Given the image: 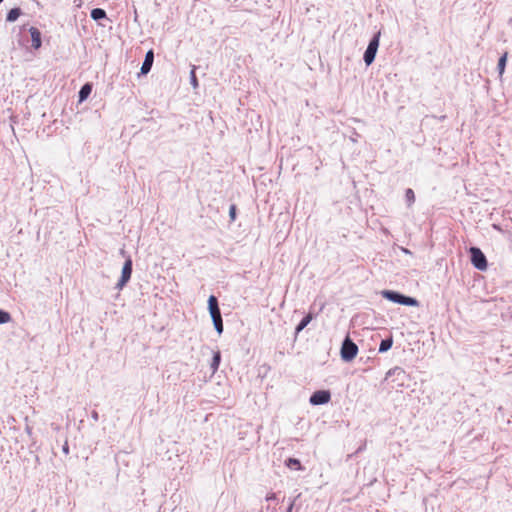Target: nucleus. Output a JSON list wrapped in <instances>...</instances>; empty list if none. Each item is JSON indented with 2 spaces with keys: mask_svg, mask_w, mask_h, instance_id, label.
I'll use <instances>...</instances> for the list:
<instances>
[{
  "mask_svg": "<svg viewBox=\"0 0 512 512\" xmlns=\"http://www.w3.org/2000/svg\"><path fill=\"white\" fill-rule=\"evenodd\" d=\"M132 274V260L128 257L122 268L121 277L117 283V288L122 289L126 283L130 280Z\"/></svg>",
  "mask_w": 512,
  "mask_h": 512,
  "instance_id": "423d86ee",
  "label": "nucleus"
},
{
  "mask_svg": "<svg viewBox=\"0 0 512 512\" xmlns=\"http://www.w3.org/2000/svg\"><path fill=\"white\" fill-rule=\"evenodd\" d=\"M381 294L385 299H387L391 302H394V303L401 304V305L418 306V304H419L415 298L405 296L396 291L383 290L381 292Z\"/></svg>",
  "mask_w": 512,
  "mask_h": 512,
  "instance_id": "f03ea898",
  "label": "nucleus"
},
{
  "mask_svg": "<svg viewBox=\"0 0 512 512\" xmlns=\"http://www.w3.org/2000/svg\"><path fill=\"white\" fill-rule=\"evenodd\" d=\"M313 319L312 313H308L297 325L295 333L299 334Z\"/></svg>",
  "mask_w": 512,
  "mask_h": 512,
  "instance_id": "f8f14e48",
  "label": "nucleus"
},
{
  "mask_svg": "<svg viewBox=\"0 0 512 512\" xmlns=\"http://www.w3.org/2000/svg\"><path fill=\"white\" fill-rule=\"evenodd\" d=\"M507 56H508V53L505 52L500 58H499V61H498V65H497V69H498V72H499V75L502 76L504 71H505V67H506V62H507Z\"/></svg>",
  "mask_w": 512,
  "mask_h": 512,
  "instance_id": "dca6fc26",
  "label": "nucleus"
},
{
  "mask_svg": "<svg viewBox=\"0 0 512 512\" xmlns=\"http://www.w3.org/2000/svg\"><path fill=\"white\" fill-rule=\"evenodd\" d=\"M286 466L289 468H295L297 470L302 469L300 461L296 458H288L286 460Z\"/></svg>",
  "mask_w": 512,
  "mask_h": 512,
  "instance_id": "a211bd4d",
  "label": "nucleus"
},
{
  "mask_svg": "<svg viewBox=\"0 0 512 512\" xmlns=\"http://www.w3.org/2000/svg\"><path fill=\"white\" fill-rule=\"evenodd\" d=\"M91 18L95 21H99L101 19L106 18V12L104 9L101 8H94L91 11Z\"/></svg>",
  "mask_w": 512,
  "mask_h": 512,
  "instance_id": "4468645a",
  "label": "nucleus"
},
{
  "mask_svg": "<svg viewBox=\"0 0 512 512\" xmlns=\"http://www.w3.org/2000/svg\"><path fill=\"white\" fill-rule=\"evenodd\" d=\"M12 320V316L8 311L0 309V325L9 323Z\"/></svg>",
  "mask_w": 512,
  "mask_h": 512,
  "instance_id": "aec40b11",
  "label": "nucleus"
},
{
  "mask_svg": "<svg viewBox=\"0 0 512 512\" xmlns=\"http://www.w3.org/2000/svg\"><path fill=\"white\" fill-rule=\"evenodd\" d=\"M229 217L231 221L236 219V205L232 204L229 208Z\"/></svg>",
  "mask_w": 512,
  "mask_h": 512,
  "instance_id": "5701e85b",
  "label": "nucleus"
},
{
  "mask_svg": "<svg viewBox=\"0 0 512 512\" xmlns=\"http://www.w3.org/2000/svg\"><path fill=\"white\" fill-rule=\"evenodd\" d=\"M331 394L328 390H318L314 392L310 397V404L312 405H323L330 401Z\"/></svg>",
  "mask_w": 512,
  "mask_h": 512,
  "instance_id": "0eeeda50",
  "label": "nucleus"
},
{
  "mask_svg": "<svg viewBox=\"0 0 512 512\" xmlns=\"http://www.w3.org/2000/svg\"><path fill=\"white\" fill-rule=\"evenodd\" d=\"M295 500H296V499H293V500H291V501H290V503H289V505H288V507H287L286 512H292L293 507H294V505H295Z\"/></svg>",
  "mask_w": 512,
  "mask_h": 512,
  "instance_id": "393cba45",
  "label": "nucleus"
},
{
  "mask_svg": "<svg viewBox=\"0 0 512 512\" xmlns=\"http://www.w3.org/2000/svg\"><path fill=\"white\" fill-rule=\"evenodd\" d=\"M29 33L31 35L32 47L34 49H39L41 47V33L36 27H31L29 29Z\"/></svg>",
  "mask_w": 512,
  "mask_h": 512,
  "instance_id": "9d476101",
  "label": "nucleus"
},
{
  "mask_svg": "<svg viewBox=\"0 0 512 512\" xmlns=\"http://www.w3.org/2000/svg\"><path fill=\"white\" fill-rule=\"evenodd\" d=\"M276 499V494L275 493H270L266 496V500L267 501H271V500H275Z\"/></svg>",
  "mask_w": 512,
  "mask_h": 512,
  "instance_id": "bb28decb",
  "label": "nucleus"
},
{
  "mask_svg": "<svg viewBox=\"0 0 512 512\" xmlns=\"http://www.w3.org/2000/svg\"><path fill=\"white\" fill-rule=\"evenodd\" d=\"M62 451L64 454L68 455L69 454V445H68V441L66 440L62 446Z\"/></svg>",
  "mask_w": 512,
  "mask_h": 512,
  "instance_id": "b1692460",
  "label": "nucleus"
},
{
  "mask_svg": "<svg viewBox=\"0 0 512 512\" xmlns=\"http://www.w3.org/2000/svg\"><path fill=\"white\" fill-rule=\"evenodd\" d=\"M208 309H209L212 321L215 319H218V318H222L220 308L218 305V300L214 295H211L208 299Z\"/></svg>",
  "mask_w": 512,
  "mask_h": 512,
  "instance_id": "6e6552de",
  "label": "nucleus"
},
{
  "mask_svg": "<svg viewBox=\"0 0 512 512\" xmlns=\"http://www.w3.org/2000/svg\"><path fill=\"white\" fill-rule=\"evenodd\" d=\"M213 325H214V328L217 331V333L218 334H222V332H223V320H222V318H218V319L213 320Z\"/></svg>",
  "mask_w": 512,
  "mask_h": 512,
  "instance_id": "412c9836",
  "label": "nucleus"
},
{
  "mask_svg": "<svg viewBox=\"0 0 512 512\" xmlns=\"http://www.w3.org/2000/svg\"><path fill=\"white\" fill-rule=\"evenodd\" d=\"M2 2H3V0H0V3H2Z\"/></svg>",
  "mask_w": 512,
  "mask_h": 512,
  "instance_id": "c85d7f7f",
  "label": "nucleus"
},
{
  "mask_svg": "<svg viewBox=\"0 0 512 512\" xmlns=\"http://www.w3.org/2000/svg\"><path fill=\"white\" fill-rule=\"evenodd\" d=\"M153 61H154V52H153V50H149L146 53L144 61H143L142 66H141V73L142 74H147L151 70L152 65H153Z\"/></svg>",
  "mask_w": 512,
  "mask_h": 512,
  "instance_id": "1a4fd4ad",
  "label": "nucleus"
},
{
  "mask_svg": "<svg viewBox=\"0 0 512 512\" xmlns=\"http://www.w3.org/2000/svg\"><path fill=\"white\" fill-rule=\"evenodd\" d=\"M190 82L192 84L193 87H197L198 86V81H197V77H196V74H195V66H193L191 72H190Z\"/></svg>",
  "mask_w": 512,
  "mask_h": 512,
  "instance_id": "4be33fe9",
  "label": "nucleus"
},
{
  "mask_svg": "<svg viewBox=\"0 0 512 512\" xmlns=\"http://www.w3.org/2000/svg\"><path fill=\"white\" fill-rule=\"evenodd\" d=\"M385 380L390 381L392 389H400L408 386L409 376L401 367H394L386 373Z\"/></svg>",
  "mask_w": 512,
  "mask_h": 512,
  "instance_id": "f257e3e1",
  "label": "nucleus"
},
{
  "mask_svg": "<svg viewBox=\"0 0 512 512\" xmlns=\"http://www.w3.org/2000/svg\"><path fill=\"white\" fill-rule=\"evenodd\" d=\"M20 14H21L20 8H13L8 12L6 20L8 22H14L17 20V18L20 16Z\"/></svg>",
  "mask_w": 512,
  "mask_h": 512,
  "instance_id": "f3484780",
  "label": "nucleus"
},
{
  "mask_svg": "<svg viewBox=\"0 0 512 512\" xmlns=\"http://www.w3.org/2000/svg\"><path fill=\"white\" fill-rule=\"evenodd\" d=\"M220 361H221V353L218 350V351L214 352L213 358H212V361H211V364H210V368L212 370V373H215L218 370L219 365H220Z\"/></svg>",
  "mask_w": 512,
  "mask_h": 512,
  "instance_id": "ddd939ff",
  "label": "nucleus"
},
{
  "mask_svg": "<svg viewBox=\"0 0 512 512\" xmlns=\"http://www.w3.org/2000/svg\"><path fill=\"white\" fill-rule=\"evenodd\" d=\"M92 91V85L90 83L84 84L79 91V101L82 102L88 98Z\"/></svg>",
  "mask_w": 512,
  "mask_h": 512,
  "instance_id": "9b49d317",
  "label": "nucleus"
},
{
  "mask_svg": "<svg viewBox=\"0 0 512 512\" xmlns=\"http://www.w3.org/2000/svg\"><path fill=\"white\" fill-rule=\"evenodd\" d=\"M91 417H92V419H93L94 421H98V420H99V414H98V412H97L96 410H93V411L91 412Z\"/></svg>",
  "mask_w": 512,
  "mask_h": 512,
  "instance_id": "a878e982",
  "label": "nucleus"
},
{
  "mask_svg": "<svg viewBox=\"0 0 512 512\" xmlns=\"http://www.w3.org/2000/svg\"><path fill=\"white\" fill-rule=\"evenodd\" d=\"M26 431H27L28 433H30V432H31V430H30V428H29V427H27V428H26Z\"/></svg>",
  "mask_w": 512,
  "mask_h": 512,
  "instance_id": "cd10ccee",
  "label": "nucleus"
},
{
  "mask_svg": "<svg viewBox=\"0 0 512 512\" xmlns=\"http://www.w3.org/2000/svg\"><path fill=\"white\" fill-rule=\"evenodd\" d=\"M471 262L473 266L481 271L487 268V259L484 253L477 247L470 248Z\"/></svg>",
  "mask_w": 512,
  "mask_h": 512,
  "instance_id": "39448f33",
  "label": "nucleus"
},
{
  "mask_svg": "<svg viewBox=\"0 0 512 512\" xmlns=\"http://www.w3.org/2000/svg\"><path fill=\"white\" fill-rule=\"evenodd\" d=\"M358 353V346L349 338L346 337L341 347V358L343 361H352Z\"/></svg>",
  "mask_w": 512,
  "mask_h": 512,
  "instance_id": "7ed1b4c3",
  "label": "nucleus"
},
{
  "mask_svg": "<svg viewBox=\"0 0 512 512\" xmlns=\"http://www.w3.org/2000/svg\"><path fill=\"white\" fill-rule=\"evenodd\" d=\"M392 344H393L392 337L382 340L380 343V346H379V352L380 353L387 352L392 347Z\"/></svg>",
  "mask_w": 512,
  "mask_h": 512,
  "instance_id": "2eb2a0df",
  "label": "nucleus"
},
{
  "mask_svg": "<svg viewBox=\"0 0 512 512\" xmlns=\"http://www.w3.org/2000/svg\"><path fill=\"white\" fill-rule=\"evenodd\" d=\"M380 32H377L373 38L370 40L368 47L364 53L363 60L367 66L371 65L374 60L375 56L379 47V40H380Z\"/></svg>",
  "mask_w": 512,
  "mask_h": 512,
  "instance_id": "20e7f679",
  "label": "nucleus"
},
{
  "mask_svg": "<svg viewBox=\"0 0 512 512\" xmlns=\"http://www.w3.org/2000/svg\"><path fill=\"white\" fill-rule=\"evenodd\" d=\"M405 198L409 207L415 202V194L411 188L406 189Z\"/></svg>",
  "mask_w": 512,
  "mask_h": 512,
  "instance_id": "6ab92c4d",
  "label": "nucleus"
}]
</instances>
